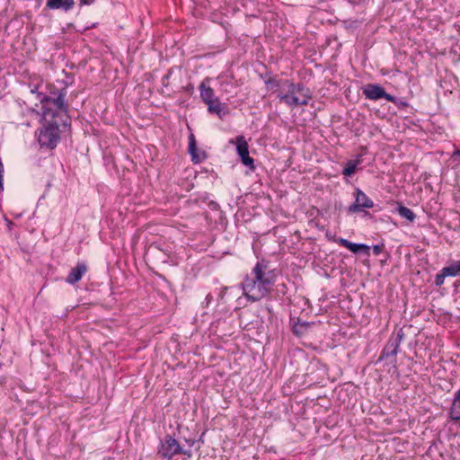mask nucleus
Returning <instances> with one entry per match:
<instances>
[{
  "instance_id": "nucleus-5",
  "label": "nucleus",
  "mask_w": 460,
  "mask_h": 460,
  "mask_svg": "<svg viewBox=\"0 0 460 460\" xmlns=\"http://www.w3.org/2000/svg\"><path fill=\"white\" fill-rule=\"evenodd\" d=\"M404 332L403 330L401 328L398 331L393 332L391 335L388 342L385 346L380 358H388L390 356H394L398 352V349L400 347V344L404 338Z\"/></svg>"
},
{
  "instance_id": "nucleus-3",
  "label": "nucleus",
  "mask_w": 460,
  "mask_h": 460,
  "mask_svg": "<svg viewBox=\"0 0 460 460\" xmlns=\"http://www.w3.org/2000/svg\"><path fill=\"white\" fill-rule=\"evenodd\" d=\"M59 140V128L56 122L44 124L39 130L38 141L41 146L54 148Z\"/></svg>"
},
{
  "instance_id": "nucleus-10",
  "label": "nucleus",
  "mask_w": 460,
  "mask_h": 460,
  "mask_svg": "<svg viewBox=\"0 0 460 460\" xmlns=\"http://www.w3.org/2000/svg\"><path fill=\"white\" fill-rule=\"evenodd\" d=\"M87 271V266L84 263H78L75 267L72 268L67 278L66 282L75 284L78 282Z\"/></svg>"
},
{
  "instance_id": "nucleus-8",
  "label": "nucleus",
  "mask_w": 460,
  "mask_h": 460,
  "mask_svg": "<svg viewBox=\"0 0 460 460\" xmlns=\"http://www.w3.org/2000/svg\"><path fill=\"white\" fill-rule=\"evenodd\" d=\"M235 144H236V150L237 154L241 158L242 163L253 169L254 168V161L253 159L249 155V149H248V143L245 140L243 136H238L235 138Z\"/></svg>"
},
{
  "instance_id": "nucleus-16",
  "label": "nucleus",
  "mask_w": 460,
  "mask_h": 460,
  "mask_svg": "<svg viewBox=\"0 0 460 460\" xmlns=\"http://www.w3.org/2000/svg\"><path fill=\"white\" fill-rule=\"evenodd\" d=\"M397 212L402 217L406 218L410 222H413L416 217L415 214L413 213V211L411 209H410L402 205H400L397 208Z\"/></svg>"
},
{
  "instance_id": "nucleus-13",
  "label": "nucleus",
  "mask_w": 460,
  "mask_h": 460,
  "mask_svg": "<svg viewBox=\"0 0 460 460\" xmlns=\"http://www.w3.org/2000/svg\"><path fill=\"white\" fill-rule=\"evenodd\" d=\"M75 4L74 0H47V7L49 9H63L67 11Z\"/></svg>"
},
{
  "instance_id": "nucleus-23",
  "label": "nucleus",
  "mask_w": 460,
  "mask_h": 460,
  "mask_svg": "<svg viewBox=\"0 0 460 460\" xmlns=\"http://www.w3.org/2000/svg\"><path fill=\"white\" fill-rule=\"evenodd\" d=\"M94 0H80V4H91Z\"/></svg>"
},
{
  "instance_id": "nucleus-25",
  "label": "nucleus",
  "mask_w": 460,
  "mask_h": 460,
  "mask_svg": "<svg viewBox=\"0 0 460 460\" xmlns=\"http://www.w3.org/2000/svg\"><path fill=\"white\" fill-rule=\"evenodd\" d=\"M294 332H295L296 334H299V331L297 330V326H295V328H294Z\"/></svg>"
},
{
  "instance_id": "nucleus-17",
  "label": "nucleus",
  "mask_w": 460,
  "mask_h": 460,
  "mask_svg": "<svg viewBox=\"0 0 460 460\" xmlns=\"http://www.w3.org/2000/svg\"><path fill=\"white\" fill-rule=\"evenodd\" d=\"M359 164V160H349L345 168L342 171V174L344 176H351L357 168V165Z\"/></svg>"
},
{
  "instance_id": "nucleus-6",
  "label": "nucleus",
  "mask_w": 460,
  "mask_h": 460,
  "mask_svg": "<svg viewBox=\"0 0 460 460\" xmlns=\"http://www.w3.org/2000/svg\"><path fill=\"white\" fill-rule=\"evenodd\" d=\"M65 93H60L57 97H45L41 100V102L43 103L42 108L43 110V116L44 118H47L49 115L55 116V112L51 113V109L49 106H54L58 111H66V105L65 103Z\"/></svg>"
},
{
  "instance_id": "nucleus-20",
  "label": "nucleus",
  "mask_w": 460,
  "mask_h": 460,
  "mask_svg": "<svg viewBox=\"0 0 460 460\" xmlns=\"http://www.w3.org/2000/svg\"><path fill=\"white\" fill-rule=\"evenodd\" d=\"M446 277H447V276L445 275L444 270H442L440 271V273L437 274L436 279H435V284L437 286L443 285Z\"/></svg>"
},
{
  "instance_id": "nucleus-9",
  "label": "nucleus",
  "mask_w": 460,
  "mask_h": 460,
  "mask_svg": "<svg viewBox=\"0 0 460 460\" xmlns=\"http://www.w3.org/2000/svg\"><path fill=\"white\" fill-rule=\"evenodd\" d=\"M374 207V202L370 199L365 192L357 189L356 200L349 207V212L357 213L362 211L364 208H371Z\"/></svg>"
},
{
  "instance_id": "nucleus-18",
  "label": "nucleus",
  "mask_w": 460,
  "mask_h": 460,
  "mask_svg": "<svg viewBox=\"0 0 460 460\" xmlns=\"http://www.w3.org/2000/svg\"><path fill=\"white\" fill-rule=\"evenodd\" d=\"M445 275L447 277H456L460 276V272L458 271L456 264L453 262L449 266L443 268Z\"/></svg>"
},
{
  "instance_id": "nucleus-11",
  "label": "nucleus",
  "mask_w": 460,
  "mask_h": 460,
  "mask_svg": "<svg viewBox=\"0 0 460 460\" xmlns=\"http://www.w3.org/2000/svg\"><path fill=\"white\" fill-rule=\"evenodd\" d=\"M339 244L349 249L350 252L357 253L360 251H364L367 254L369 253V246L363 243H354L347 239L341 238L338 241Z\"/></svg>"
},
{
  "instance_id": "nucleus-24",
  "label": "nucleus",
  "mask_w": 460,
  "mask_h": 460,
  "mask_svg": "<svg viewBox=\"0 0 460 460\" xmlns=\"http://www.w3.org/2000/svg\"><path fill=\"white\" fill-rule=\"evenodd\" d=\"M181 454L185 455L189 458L191 456V452L190 450H182L181 449Z\"/></svg>"
},
{
  "instance_id": "nucleus-12",
  "label": "nucleus",
  "mask_w": 460,
  "mask_h": 460,
  "mask_svg": "<svg viewBox=\"0 0 460 460\" xmlns=\"http://www.w3.org/2000/svg\"><path fill=\"white\" fill-rule=\"evenodd\" d=\"M449 417L452 420H460V389L455 393L449 411Z\"/></svg>"
},
{
  "instance_id": "nucleus-21",
  "label": "nucleus",
  "mask_w": 460,
  "mask_h": 460,
  "mask_svg": "<svg viewBox=\"0 0 460 460\" xmlns=\"http://www.w3.org/2000/svg\"><path fill=\"white\" fill-rule=\"evenodd\" d=\"M4 165L2 163H0V189L3 190L4 189Z\"/></svg>"
},
{
  "instance_id": "nucleus-4",
  "label": "nucleus",
  "mask_w": 460,
  "mask_h": 460,
  "mask_svg": "<svg viewBox=\"0 0 460 460\" xmlns=\"http://www.w3.org/2000/svg\"><path fill=\"white\" fill-rule=\"evenodd\" d=\"M181 447L179 442L172 436H166L161 442L158 455L163 458L171 459L173 456L181 454Z\"/></svg>"
},
{
  "instance_id": "nucleus-22",
  "label": "nucleus",
  "mask_w": 460,
  "mask_h": 460,
  "mask_svg": "<svg viewBox=\"0 0 460 460\" xmlns=\"http://www.w3.org/2000/svg\"><path fill=\"white\" fill-rule=\"evenodd\" d=\"M373 250L376 255H378L381 252V247L378 245H375Z\"/></svg>"
},
{
  "instance_id": "nucleus-19",
  "label": "nucleus",
  "mask_w": 460,
  "mask_h": 460,
  "mask_svg": "<svg viewBox=\"0 0 460 460\" xmlns=\"http://www.w3.org/2000/svg\"><path fill=\"white\" fill-rule=\"evenodd\" d=\"M189 151L190 153L192 155V160L193 161H196L198 162V159L196 160L197 158V155L195 154V151H196V141H195V138H194V136L191 135L190 137V141H189Z\"/></svg>"
},
{
  "instance_id": "nucleus-15",
  "label": "nucleus",
  "mask_w": 460,
  "mask_h": 460,
  "mask_svg": "<svg viewBox=\"0 0 460 460\" xmlns=\"http://www.w3.org/2000/svg\"><path fill=\"white\" fill-rule=\"evenodd\" d=\"M208 105V111L210 113L217 114L219 118L225 115V104L221 103L218 98H216L212 102L206 103Z\"/></svg>"
},
{
  "instance_id": "nucleus-7",
  "label": "nucleus",
  "mask_w": 460,
  "mask_h": 460,
  "mask_svg": "<svg viewBox=\"0 0 460 460\" xmlns=\"http://www.w3.org/2000/svg\"><path fill=\"white\" fill-rule=\"evenodd\" d=\"M365 97L368 100H379L385 99L388 102H394V97L390 93H387L385 89L379 84H369L363 89Z\"/></svg>"
},
{
  "instance_id": "nucleus-2",
  "label": "nucleus",
  "mask_w": 460,
  "mask_h": 460,
  "mask_svg": "<svg viewBox=\"0 0 460 460\" xmlns=\"http://www.w3.org/2000/svg\"><path fill=\"white\" fill-rule=\"evenodd\" d=\"M278 98L280 102L289 107H296L307 105L311 96L302 84H294L286 80L279 87Z\"/></svg>"
},
{
  "instance_id": "nucleus-1",
  "label": "nucleus",
  "mask_w": 460,
  "mask_h": 460,
  "mask_svg": "<svg viewBox=\"0 0 460 460\" xmlns=\"http://www.w3.org/2000/svg\"><path fill=\"white\" fill-rule=\"evenodd\" d=\"M276 278L275 270L262 261L257 262L242 282L243 296L252 302L261 300L272 291Z\"/></svg>"
},
{
  "instance_id": "nucleus-14",
  "label": "nucleus",
  "mask_w": 460,
  "mask_h": 460,
  "mask_svg": "<svg viewBox=\"0 0 460 460\" xmlns=\"http://www.w3.org/2000/svg\"><path fill=\"white\" fill-rule=\"evenodd\" d=\"M200 97L205 103L212 102L217 96H215L214 90L210 86H207L205 82H202L199 85Z\"/></svg>"
}]
</instances>
